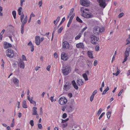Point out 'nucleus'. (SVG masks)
<instances>
[{
  "instance_id": "31",
  "label": "nucleus",
  "mask_w": 130,
  "mask_h": 130,
  "mask_svg": "<svg viewBox=\"0 0 130 130\" xmlns=\"http://www.w3.org/2000/svg\"><path fill=\"white\" fill-rule=\"evenodd\" d=\"M63 28V26H61L58 30V33H60L62 32V30Z\"/></svg>"
},
{
  "instance_id": "27",
  "label": "nucleus",
  "mask_w": 130,
  "mask_h": 130,
  "mask_svg": "<svg viewBox=\"0 0 130 130\" xmlns=\"http://www.w3.org/2000/svg\"><path fill=\"white\" fill-rule=\"evenodd\" d=\"M82 75L83 76L85 80H88L87 76L86 73H84Z\"/></svg>"
},
{
  "instance_id": "23",
  "label": "nucleus",
  "mask_w": 130,
  "mask_h": 130,
  "mask_svg": "<svg viewBox=\"0 0 130 130\" xmlns=\"http://www.w3.org/2000/svg\"><path fill=\"white\" fill-rule=\"evenodd\" d=\"M87 54L89 57L91 58H93L92 53L91 52L88 51L87 52Z\"/></svg>"
},
{
  "instance_id": "3",
  "label": "nucleus",
  "mask_w": 130,
  "mask_h": 130,
  "mask_svg": "<svg viewBox=\"0 0 130 130\" xmlns=\"http://www.w3.org/2000/svg\"><path fill=\"white\" fill-rule=\"evenodd\" d=\"M7 56L10 58H13L14 56V52L10 48H8L6 51Z\"/></svg>"
},
{
  "instance_id": "1",
  "label": "nucleus",
  "mask_w": 130,
  "mask_h": 130,
  "mask_svg": "<svg viewBox=\"0 0 130 130\" xmlns=\"http://www.w3.org/2000/svg\"><path fill=\"white\" fill-rule=\"evenodd\" d=\"M104 30V27L100 28L98 26L95 27L93 29V32L96 35H98L103 32Z\"/></svg>"
},
{
  "instance_id": "47",
  "label": "nucleus",
  "mask_w": 130,
  "mask_h": 130,
  "mask_svg": "<svg viewBox=\"0 0 130 130\" xmlns=\"http://www.w3.org/2000/svg\"><path fill=\"white\" fill-rule=\"evenodd\" d=\"M67 114L66 113H64L62 115V118H63L64 119L67 117Z\"/></svg>"
},
{
  "instance_id": "36",
  "label": "nucleus",
  "mask_w": 130,
  "mask_h": 130,
  "mask_svg": "<svg viewBox=\"0 0 130 130\" xmlns=\"http://www.w3.org/2000/svg\"><path fill=\"white\" fill-rule=\"evenodd\" d=\"M29 124L31 126H33L34 125L33 120H31L29 122Z\"/></svg>"
},
{
  "instance_id": "17",
  "label": "nucleus",
  "mask_w": 130,
  "mask_h": 130,
  "mask_svg": "<svg viewBox=\"0 0 130 130\" xmlns=\"http://www.w3.org/2000/svg\"><path fill=\"white\" fill-rule=\"evenodd\" d=\"M27 99L32 104H34L36 105V102L35 101H34L32 100L33 97H31L30 98L29 97L27 96Z\"/></svg>"
},
{
  "instance_id": "26",
  "label": "nucleus",
  "mask_w": 130,
  "mask_h": 130,
  "mask_svg": "<svg viewBox=\"0 0 130 130\" xmlns=\"http://www.w3.org/2000/svg\"><path fill=\"white\" fill-rule=\"evenodd\" d=\"M60 20V18L59 17H58L56 20L54 21V23L56 25L57 23Z\"/></svg>"
},
{
  "instance_id": "25",
  "label": "nucleus",
  "mask_w": 130,
  "mask_h": 130,
  "mask_svg": "<svg viewBox=\"0 0 130 130\" xmlns=\"http://www.w3.org/2000/svg\"><path fill=\"white\" fill-rule=\"evenodd\" d=\"M89 10L88 9L85 8L84 7H81L80 8V10L82 11L83 12H85V11H88Z\"/></svg>"
},
{
  "instance_id": "54",
  "label": "nucleus",
  "mask_w": 130,
  "mask_h": 130,
  "mask_svg": "<svg viewBox=\"0 0 130 130\" xmlns=\"http://www.w3.org/2000/svg\"><path fill=\"white\" fill-rule=\"evenodd\" d=\"M25 2L24 0H21L20 5L21 6H22L23 5V3Z\"/></svg>"
},
{
  "instance_id": "14",
  "label": "nucleus",
  "mask_w": 130,
  "mask_h": 130,
  "mask_svg": "<svg viewBox=\"0 0 130 130\" xmlns=\"http://www.w3.org/2000/svg\"><path fill=\"white\" fill-rule=\"evenodd\" d=\"M61 59L64 61L68 59V57L64 53L62 52L61 55Z\"/></svg>"
},
{
  "instance_id": "59",
  "label": "nucleus",
  "mask_w": 130,
  "mask_h": 130,
  "mask_svg": "<svg viewBox=\"0 0 130 130\" xmlns=\"http://www.w3.org/2000/svg\"><path fill=\"white\" fill-rule=\"evenodd\" d=\"M98 63V61L97 60H95L94 61L93 63V65L95 66Z\"/></svg>"
},
{
  "instance_id": "38",
  "label": "nucleus",
  "mask_w": 130,
  "mask_h": 130,
  "mask_svg": "<svg viewBox=\"0 0 130 130\" xmlns=\"http://www.w3.org/2000/svg\"><path fill=\"white\" fill-rule=\"evenodd\" d=\"M100 47L98 45L96 46L95 48V50L96 51H99L100 49Z\"/></svg>"
},
{
  "instance_id": "28",
  "label": "nucleus",
  "mask_w": 130,
  "mask_h": 130,
  "mask_svg": "<svg viewBox=\"0 0 130 130\" xmlns=\"http://www.w3.org/2000/svg\"><path fill=\"white\" fill-rule=\"evenodd\" d=\"M109 89L108 86H107L106 88L104 91L103 93H102V95H104L105 94L106 92L108 91Z\"/></svg>"
},
{
  "instance_id": "49",
  "label": "nucleus",
  "mask_w": 130,
  "mask_h": 130,
  "mask_svg": "<svg viewBox=\"0 0 130 130\" xmlns=\"http://www.w3.org/2000/svg\"><path fill=\"white\" fill-rule=\"evenodd\" d=\"M30 48L31 51V52H33L34 50V46L33 45H32L30 47Z\"/></svg>"
},
{
  "instance_id": "9",
  "label": "nucleus",
  "mask_w": 130,
  "mask_h": 130,
  "mask_svg": "<svg viewBox=\"0 0 130 130\" xmlns=\"http://www.w3.org/2000/svg\"><path fill=\"white\" fill-rule=\"evenodd\" d=\"M71 85V84L70 82H67L64 86V89L66 91H68L70 89Z\"/></svg>"
},
{
  "instance_id": "24",
  "label": "nucleus",
  "mask_w": 130,
  "mask_h": 130,
  "mask_svg": "<svg viewBox=\"0 0 130 130\" xmlns=\"http://www.w3.org/2000/svg\"><path fill=\"white\" fill-rule=\"evenodd\" d=\"M72 105L70 106L69 107L71 109H74L75 108L74 106L75 104V103L74 101H73V102H72Z\"/></svg>"
},
{
  "instance_id": "16",
  "label": "nucleus",
  "mask_w": 130,
  "mask_h": 130,
  "mask_svg": "<svg viewBox=\"0 0 130 130\" xmlns=\"http://www.w3.org/2000/svg\"><path fill=\"white\" fill-rule=\"evenodd\" d=\"M76 46L78 48H80L82 49L84 48V45L83 43H80L76 44Z\"/></svg>"
},
{
  "instance_id": "56",
  "label": "nucleus",
  "mask_w": 130,
  "mask_h": 130,
  "mask_svg": "<svg viewBox=\"0 0 130 130\" xmlns=\"http://www.w3.org/2000/svg\"><path fill=\"white\" fill-rule=\"evenodd\" d=\"M87 28V27L86 26L85 27L82 29L81 31V33H83Z\"/></svg>"
},
{
  "instance_id": "19",
  "label": "nucleus",
  "mask_w": 130,
  "mask_h": 130,
  "mask_svg": "<svg viewBox=\"0 0 130 130\" xmlns=\"http://www.w3.org/2000/svg\"><path fill=\"white\" fill-rule=\"evenodd\" d=\"M72 83L74 88L77 90L78 88V86L77 85L76 83L74 80H73L72 81Z\"/></svg>"
},
{
  "instance_id": "21",
  "label": "nucleus",
  "mask_w": 130,
  "mask_h": 130,
  "mask_svg": "<svg viewBox=\"0 0 130 130\" xmlns=\"http://www.w3.org/2000/svg\"><path fill=\"white\" fill-rule=\"evenodd\" d=\"M77 81V83L78 84V85L79 86H80L82 85L83 83V82L81 79H78Z\"/></svg>"
},
{
  "instance_id": "6",
  "label": "nucleus",
  "mask_w": 130,
  "mask_h": 130,
  "mask_svg": "<svg viewBox=\"0 0 130 130\" xmlns=\"http://www.w3.org/2000/svg\"><path fill=\"white\" fill-rule=\"evenodd\" d=\"M97 1L99 3V5L102 8H104L106 5L105 0H97Z\"/></svg>"
},
{
  "instance_id": "29",
  "label": "nucleus",
  "mask_w": 130,
  "mask_h": 130,
  "mask_svg": "<svg viewBox=\"0 0 130 130\" xmlns=\"http://www.w3.org/2000/svg\"><path fill=\"white\" fill-rule=\"evenodd\" d=\"M22 10V7H20L18 9V11L19 15H21V12Z\"/></svg>"
},
{
  "instance_id": "20",
  "label": "nucleus",
  "mask_w": 130,
  "mask_h": 130,
  "mask_svg": "<svg viewBox=\"0 0 130 130\" xmlns=\"http://www.w3.org/2000/svg\"><path fill=\"white\" fill-rule=\"evenodd\" d=\"M13 82L14 83L15 85H18L19 84V80L16 78H13Z\"/></svg>"
},
{
  "instance_id": "22",
  "label": "nucleus",
  "mask_w": 130,
  "mask_h": 130,
  "mask_svg": "<svg viewBox=\"0 0 130 130\" xmlns=\"http://www.w3.org/2000/svg\"><path fill=\"white\" fill-rule=\"evenodd\" d=\"M22 106L24 108H27V105L26 102L25 100H24L23 101Z\"/></svg>"
},
{
  "instance_id": "40",
  "label": "nucleus",
  "mask_w": 130,
  "mask_h": 130,
  "mask_svg": "<svg viewBox=\"0 0 130 130\" xmlns=\"http://www.w3.org/2000/svg\"><path fill=\"white\" fill-rule=\"evenodd\" d=\"M117 70L116 73H115L116 76H117L120 73V70L118 69V68H117Z\"/></svg>"
},
{
  "instance_id": "45",
  "label": "nucleus",
  "mask_w": 130,
  "mask_h": 130,
  "mask_svg": "<svg viewBox=\"0 0 130 130\" xmlns=\"http://www.w3.org/2000/svg\"><path fill=\"white\" fill-rule=\"evenodd\" d=\"M129 53L126 52H125L124 53V57H127L129 56Z\"/></svg>"
},
{
  "instance_id": "50",
  "label": "nucleus",
  "mask_w": 130,
  "mask_h": 130,
  "mask_svg": "<svg viewBox=\"0 0 130 130\" xmlns=\"http://www.w3.org/2000/svg\"><path fill=\"white\" fill-rule=\"evenodd\" d=\"M67 124L66 123L62 124V126L63 128H64L67 126Z\"/></svg>"
},
{
  "instance_id": "12",
  "label": "nucleus",
  "mask_w": 130,
  "mask_h": 130,
  "mask_svg": "<svg viewBox=\"0 0 130 130\" xmlns=\"http://www.w3.org/2000/svg\"><path fill=\"white\" fill-rule=\"evenodd\" d=\"M18 66L20 68L24 69L25 67V64L24 62L21 60L18 64Z\"/></svg>"
},
{
  "instance_id": "39",
  "label": "nucleus",
  "mask_w": 130,
  "mask_h": 130,
  "mask_svg": "<svg viewBox=\"0 0 130 130\" xmlns=\"http://www.w3.org/2000/svg\"><path fill=\"white\" fill-rule=\"evenodd\" d=\"M102 111V109L101 108H100L98 112L97 115H99L101 114Z\"/></svg>"
},
{
  "instance_id": "43",
  "label": "nucleus",
  "mask_w": 130,
  "mask_h": 130,
  "mask_svg": "<svg viewBox=\"0 0 130 130\" xmlns=\"http://www.w3.org/2000/svg\"><path fill=\"white\" fill-rule=\"evenodd\" d=\"M105 112H103L102 113L101 115L100 116V117L99 118V120H100L102 117L103 116L105 115Z\"/></svg>"
},
{
  "instance_id": "42",
  "label": "nucleus",
  "mask_w": 130,
  "mask_h": 130,
  "mask_svg": "<svg viewBox=\"0 0 130 130\" xmlns=\"http://www.w3.org/2000/svg\"><path fill=\"white\" fill-rule=\"evenodd\" d=\"M124 15V13H120L118 15V17L119 18H120L122 17Z\"/></svg>"
},
{
  "instance_id": "63",
  "label": "nucleus",
  "mask_w": 130,
  "mask_h": 130,
  "mask_svg": "<svg viewBox=\"0 0 130 130\" xmlns=\"http://www.w3.org/2000/svg\"><path fill=\"white\" fill-rule=\"evenodd\" d=\"M126 41L127 43L126 44V45H127L130 44V40H126Z\"/></svg>"
},
{
  "instance_id": "7",
  "label": "nucleus",
  "mask_w": 130,
  "mask_h": 130,
  "mask_svg": "<svg viewBox=\"0 0 130 130\" xmlns=\"http://www.w3.org/2000/svg\"><path fill=\"white\" fill-rule=\"evenodd\" d=\"M80 3L82 6L88 7L89 6L90 3L87 0H80Z\"/></svg>"
},
{
  "instance_id": "2",
  "label": "nucleus",
  "mask_w": 130,
  "mask_h": 130,
  "mask_svg": "<svg viewBox=\"0 0 130 130\" xmlns=\"http://www.w3.org/2000/svg\"><path fill=\"white\" fill-rule=\"evenodd\" d=\"M90 39L91 42L93 44H96L98 43L97 42L99 41V38L93 35L91 36Z\"/></svg>"
},
{
  "instance_id": "33",
  "label": "nucleus",
  "mask_w": 130,
  "mask_h": 130,
  "mask_svg": "<svg viewBox=\"0 0 130 130\" xmlns=\"http://www.w3.org/2000/svg\"><path fill=\"white\" fill-rule=\"evenodd\" d=\"M111 113V111H108L106 113V115L108 119H109L110 117V114Z\"/></svg>"
},
{
  "instance_id": "62",
  "label": "nucleus",
  "mask_w": 130,
  "mask_h": 130,
  "mask_svg": "<svg viewBox=\"0 0 130 130\" xmlns=\"http://www.w3.org/2000/svg\"><path fill=\"white\" fill-rule=\"evenodd\" d=\"M5 30L4 29H3L2 31V32L0 34V35H3L4 34V32H5Z\"/></svg>"
},
{
  "instance_id": "61",
  "label": "nucleus",
  "mask_w": 130,
  "mask_h": 130,
  "mask_svg": "<svg viewBox=\"0 0 130 130\" xmlns=\"http://www.w3.org/2000/svg\"><path fill=\"white\" fill-rule=\"evenodd\" d=\"M97 91L96 90H95L92 93V95H93L94 96V95L95 94L97 93Z\"/></svg>"
},
{
  "instance_id": "8",
  "label": "nucleus",
  "mask_w": 130,
  "mask_h": 130,
  "mask_svg": "<svg viewBox=\"0 0 130 130\" xmlns=\"http://www.w3.org/2000/svg\"><path fill=\"white\" fill-rule=\"evenodd\" d=\"M82 15L83 17L87 18H92L93 17V15L91 14H89L84 12H83Z\"/></svg>"
},
{
  "instance_id": "10",
  "label": "nucleus",
  "mask_w": 130,
  "mask_h": 130,
  "mask_svg": "<svg viewBox=\"0 0 130 130\" xmlns=\"http://www.w3.org/2000/svg\"><path fill=\"white\" fill-rule=\"evenodd\" d=\"M27 22V20H26V19H24V21L22 22L21 28V32L22 34H23L24 32V25Z\"/></svg>"
},
{
  "instance_id": "30",
  "label": "nucleus",
  "mask_w": 130,
  "mask_h": 130,
  "mask_svg": "<svg viewBox=\"0 0 130 130\" xmlns=\"http://www.w3.org/2000/svg\"><path fill=\"white\" fill-rule=\"evenodd\" d=\"M74 11V9L73 8H72L70 11L69 15L68 16V18H69L73 14V12Z\"/></svg>"
},
{
  "instance_id": "5",
  "label": "nucleus",
  "mask_w": 130,
  "mask_h": 130,
  "mask_svg": "<svg viewBox=\"0 0 130 130\" xmlns=\"http://www.w3.org/2000/svg\"><path fill=\"white\" fill-rule=\"evenodd\" d=\"M59 103L61 105H64L67 102V100L66 98L63 96L61 97L59 100Z\"/></svg>"
},
{
  "instance_id": "58",
  "label": "nucleus",
  "mask_w": 130,
  "mask_h": 130,
  "mask_svg": "<svg viewBox=\"0 0 130 130\" xmlns=\"http://www.w3.org/2000/svg\"><path fill=\"white\" fill-rule=\"evenodd\" d=\"M127 57H124V60H123V63H124L125 62L127 59Z\"/></svg>"
},
{
  "instance_id": "41",
  "label": "nucleus",
  "mask_w": 130,
  "mask_h": 130,
  "mask_svg": "<svg viewBox=\"0 0 130 130\" xmlns=\"http://www.w3.org/2000/svg\"><path fill=\"white\" fill-rule=\"evenodd\" d=\"M125 51L129 53V52H130V46H129L126 48Z\"/></svg>"
},
{
  "instance_id": "52",
  "label": "nucleus",
  "mask_w": 130,
  "mask_h": 130,
  "mask_svg": "<svg viewBox=\"0 0 130 130\" xmlns=\"http://www.w3.org/2000/svg\"><path fill=\"white\" fill-rule=\"evenodd\" d=\"M42 1H40L38 3V5L39 6V7H40L42 6Z\"/></svg>"
},
{
  "instance_id": "57",
  "label": "nucleus",
  "mask_w": 130,
  "mask_h": 130,
  "mask_svg": "<svg viewBox=\"0 0 130 130\" xmlns=\"http://www.w3.org/2000/svg\"><path fill=\"white\" fill-rule=\"evenodd\" d=\"M54 57L56 58H57L58 57V55L57 53L56 52H55L54 54Z\"/></svg>"
},
{
  "instance_id": "64",
  "label": "nucleus",
  "mask_w": 130,
  "mask_h": 130,
  "mask_svg": "<svg viewBox=\"0 0 130 130\" xmlns=\"http://www.w3.org/2000/svg\"><path fill=\"white\" fill-rule=\"evenodd\" d=\"M35 15L34 14L33 12H32L31 13L30 15V17L31 18L32 17H35Z\"/></svg>"
},
{
  "instance_id": "35",
  "label": "nucleus",
  "mask_w": 130,
  "mask_h": 130,
  "mask_svg": "<svg viewBox=\"0 0 130 130\" xmlns=\"http://www.w3.org/2000/svg\"><path fill=\"white\" fill-rule=\"evenodd\" d=\"M12 14L13 17L14 19L16 18V12L15 11H13L12 12Z\"/></svg>"
},
{
  "instance_id": "32",
  "label": "nucleus",
  "mask_w": 130,
  "mask_h": 130,
  "mask_svg": "<svg viewBox=\"0 0 130 130\" xmlns=\"http://www.w3.org/2000/svg\"><path fill=\"white\" fill-rule=\"evenodd\" d=\"M76 20L77 21L80 23H82L83 22L82 21L78 16L76 17Z\"/></svg>"
},
{
  "instance_id": "37",
  "label": "nucleus",
  "mask_w": 130,
  "mask_h": 130,
  "mask_svg": "<svg viewBox=\"0 0 130 130\" xmlns=\"http://www.w3.org/2000/svg\"><path fill=\"white\" fill-rule=\"evenodd\" d=\"M22 58L23 60L27 61V60L26 56L24 55H23L22 56Z\"/></svg>"
},
{
  "instance_id": "13",
  "label": "nucleus",
  "mask_w": 130,
  "mask_h": 130,
  "mask_svg": "<svg viewBox=\"0 0 130 130\" xmlns=\"http://www.w3.org/2000/svg\"><path fill=\"white\" fill-rule=\"evenodd\" d=\"M40 37L38 36H37L35 37V43L37 45H39L40 43Z\"/></svg>"
},
{
  "instance_id": "34",
  "label": "nucleus",
  "mask_w": 130,
  "mask_h": 130,
  "mask_svg": "<svg viewBox=\"0 0 130 130\" xmlns=\"http://www.w3.org/2000/svg\"><path fill=\"white\" fill-rule=\"evenodd\" d=\"M65 19L64 17H63L61 21L60 22L59 24V26H58V27H59V26L61 24L65 21Z\"/></svg>"
},
{
  "instance_id": "51",
  "label": "nucleus",
  "mask_w": 130,
  "mask_h": 130,
  "mask_svg": "<svg viewBox=\"0 0 130 130\" xmlns=\"http://www.w3.org/2000/svg\"><path fill=\"white\" fill-rule=\"evenodd\" d=\"M72 21H68V23L67 25V27H70V26L71 24V22Z\"/></svg>"
},
{
  "instance_id": "53",
  "label": "nucleus",
  "mask_w": 130,
  "mask_h": 130,
  "mask_svg": "<svg viewBox=\"0 0 130 130\" xmlns=\"http://www.w3.org/2000/svg\"><path fill=\"white\" fill-rule=\"evenodd\" d=\"M38 126L39 128L41 129L42 128V127L41 124H38Z\"/></svg>"
},
{
  "instance_id": "55",
  "label": "nucleus",
  "mask_w": 130,
  "mask_h": 130,
  "mask_svg": "<svg viewBox=\"0 0 130 130\" xmlns=\"http://www.w3.org/2000/svg\"><path fill=\"white\" fill-rule=\"evenodd\" d=\"M94 96L92 95L90 98V101L92 102Z\"/></svg>"
},
{
  "instance_id": "11",
  "label": "nucleus",
  "mask_w": 130,
  "mask_h": 130,
  "mask_svg": "<svg viewBox=\"0 0 130 130\" xmlns=\"http://www.w3.org/2000/svg\"><path fill=\"white\" fill-rule=\"evenodd\" d=\"M63 47L65 49L69 48L70 45L68 42L66 41H64L62 43Z\"/></svg>"
},
{
  "instance_id": "60",
  "label": "nucleus",
  "mask_w": 130,
  "mask_h": 130,
  "mask_svg": "<svg viewBox=\"0 0 130 130\" xmlns=\"http://www.w3.org/2000/svg\"><path fill=\"white\" fill-rule=\"evenodd\" d=\"M51 66L50 65H48L46 68L47 70L48 71H50V68H51Z\"/></svg>"
},
{
  "instance_id": "4",
  "label": "nucleus",
  "mask_w": 130,
  "mask_h": 130,
  "mask_svg": "<svg viewBox=\"0 0 130 130\" xmlns=\"http://www.w3.org/2000/svg\"><path fill=\"white\" fill-rule=\"evenodd\" d=\"M63 73L64 75H68L71 71L70 67L69 66H66L65 68L62 70Z\"/></svg>"
},
{
  "instance_id": "48",
  "label": "nucleus",
  "mask_w": 130,
  "mask_h": 130,
  "mask_svg": "<svg viewBox=\"0 0 130 130\" xmlns=\"http://www.w3.org/2000/svg\"><path fill=\"white\" fill-rule=\"evenodd\" d=\"M123 91V89L121 90L118 94V96H120Z\"/></svg>"
},
{
  "instance_id": "15",
  "label": "nucleus",
  "mask_w": 130,
  "mask_h": 130,
  "mask_svg": "<svg viewBox=\"0 0 130 130\" xmlns=\"http://www.w3.org/2000/svg\"><path fill=\"white\" fill-rule=\"evenodd\" d=\"M12 46L11 45L10 43L5 42L4 43V48L5 49L9 47H11Z\"/></svg>"
},
{
  "instance_id": "44",
  "label": "nucleus",
  "mask_w": 130,
  "mask_h": 130,
  "mask_svg": "<svg viewBox=\"0 0 130 130\" xmlns=\"http://www.w3.org/2000/svg\"><path fill=\"white\" fill-rule=\"evenodd\" d=\"M69 120V119L68 118H67L65 120H63V119H62V123H64V122H66L67 121Z\"/></svg>"
},
{
  "instance_id": "18",
  "label": "nucleus",
  "mask_w": 130,
  "mask_h": 130,
  "mask_svg": "<svg viewBox=\"0 0 130 130\" xmlns=\"http://www.w3.org/2000/svg\"><path fill=\"white\" fill-rule=\"evenodd\" d=\"M37 108L36 107H33L32 108V115H37Z\"/></svg>"
},
{
  "instance_id": "46",
  "label": "nucleus",
  "mask_w": 130,
  "mask_h": 130,
  "mask_svg": "<svg viewBox=\"0 0 130 130\" xmlns=\"http://www.w3.org/2000/svg\"><path fill=\"white\" fill-rule=\"evenodd\" d=\"M80 35H78L77 36H76V37H75V39L76 40H78L80 38Z\"/></svg>"
}]
</instances>
